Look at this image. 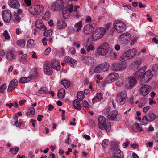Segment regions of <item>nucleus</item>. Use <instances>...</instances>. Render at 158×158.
<instances>
[{"instance_id": "nucleus-43", "label": "nucleus", "mask_w": 158, "mask_h": 158, "mask_svg": "<svg viewBox=\"0 0 158 158\" xmlns=\"http://www.w3.org/2000/svg\"><path fill=\"white\" fill-rule=\"evenodd\" d=\"M35 26L37 28H38L40 30H41L42 28H44L43 30H46L47 29L45 25L41 24H38V23L37 22L35 23Z\"/></svg>"}, {"instance_id": "nucleus-36", "label": "nucleus", "mask_w": 158, "mask_h": 158, "mask_svg": "<svg viewBox=\"0 0 158 158\" xmlns=\"http://www.w3.org/2000/svg\"><path fill=\"white\" fill-rule=\"evenodd\" d=\"M16 44L19 46L23 48L25 46L26 42L24 39H20L17 41Z\"/></svg>"}, {"instance_id": "nucleus-37", "label": "nucleus", "mask_w": 158, "mask_h": 158, "mask_svg": "<svg viewBox=\"0 0 158 158\" xmlns=\"http://www.w3.org/2000/svg\"><path fill=\"white\" fill-rule=\"evenodd\" d=\"M65 95V91L64 89H60L58 91L57 94V96L60 98H63Z\"/></svg>"}, {"instance_id": "nucleus-26", "label": "nucleus", "mask_w": 158, "mask_h": 158, "mask_svg": "<svg viewBox=\"0 0 158 158\" xmlns=\"http://www.w3.org/2000/svg\"><path fill=\"white\" fill-rule=\"evenodd\" d=\"M128 57L130 59L132 58L136 53V49L133 48L132 49L129 50L127 51L126 52Z\"/></svg>"}, {"instance_id": "nucleus-13", "label": "nucleus", "mask_w": 158, "mask_h": 158, "mask_svg": "<svg viewBox=\"0 0 158 158\" xmlns=\"http://www.w3.org/2000/svg\"><path fill=\"white\" fill-rule=\"evenodd\" d=\"M2 14L3 20L5 22L9 23L12 17L10 11L8 10H6L2 12Z\"/></svg>"}, {"instance_id": "nucleus-38", "label": "nucleus", "mask_w": 158, "mask_h": 158, "mask_svg": "<svg viewBox=\"0 0 158 158\" xmlns=\"http://www.w3.org/2000/svg\"><path fill=\"white\" fill-rule=\"evenodd\" d=\"M77 97L79 101H81L85 97V95L83 92L82 91L78 92Z\"/></svg>"}, {"instance_id": "nucleus-33", "label": "nucleus", "mask_w": 158, "mask_h": 158, "mask_svg": "<svg viewBox=\"0 0 158 158\" xmlns=\"http://www.w3.org/2000/svg\"><path fill=\"white\" fill-rule=\"evenodd\" d=\"M15 57V56L11 51L9 52L6 55V58L10 62Z\"/></svg>"}, {"instance_id": "nucleus-22", "label": "nucleus", "mask_w": 158, "mask_h": 158, "mask_svg": "<svg viewBox=\"0 0 158 158\" xmlns=\"http://www.w3.org/2000/svg\"><path fill=\"white\" fill-rule=\"evenodd\" d=\"M113 157L121 158L123 157V152L120 149L118 148H116L114 149L113 151Z\"/></svg>"}, {"instance_id": "nucleus-52", "label": "nucleus", "mask_w": 158, "mask_h": 158, "mask_svg": "<svg viewBox=\"0 0 158 158\" xmlns=\"http://www.w3.org/2000/svg\"><path fill=\"white\" fill-rule=\"evenodd\" d=\"M19 149V148L18 147H16L15 148H12L10 149V151L13 154L15 155L17 153Z\"/></svg>"}, {"instance_id": "nucleus-28", "label": "nucleus", "mask_w": 158, "mask_h": 158, "mask_svg": "<svg viewBox=\"0 0 158 158\" xmlns=\"http://www.w3.org/2000/svg\"><path fill=\"white\" fill-rule=\"evenodd\" d=\"M101 69L102 72H106L108 70L109 68L110 65L109 63L105 62L99 64Z\"/></svg>"}, {"instance_id": "nucleus-44", "label": "nucleus", "mask_w": 158, "mask_h": 158, "mask_svg": "<svg viewBox=\"0 0 158 158\" xmlns=\"http://www.w3.org/2000/svg\"><path fill=\"white\" fill-rule=\"evenodd\" d=\"M89 40V39L88 40L86 46V50L88 52H89L91 50H93L94 49V46L88 43Z\"/></svg>"}, {"instance_id": "nucleus-57", "label": "nucleus", "mask_w": 158, "mask_h": 158, "mask_svg": "<svg viewBox=\"0 0 158 158\" xmlns=\"http://www.w3.org/2000/svg\"><path fill=\"white\" fill-rule=\"evenodd\" d=\"M69 13H71L73 10V5H70L66 9H65Z\"/></svg>"}, {"instance_id": "nucleus-64", "label": "nucleus", "mask_w": 158, "mask_h": 158, "mask_svg": "<svg viewBox=\"0 0 158 158\" xmlns=\"http://www.w3.org/2000/svg\"><path fill=\"white\" fill-rule=\"evenodd\" d=\"M30 114L32 115H33L35 113V109L33 107H32L29 111Z\"/></svg>"}, {"instance_id": "nucleus-17", "label": "nucleus", "mask_w": 158, "mask_h": 158, "mask_svg": "<svg viewBox=\"0 0 158 158\" xmlns=\"http://www.w3.org/2000/svg\"><path fill=\"white\" fill-rule=\"evenodd\" d=\"M18 81L16 79L12 80L10 82L7 89L8 92H11L13 89H15L18 86Z\"/></svg>"}, {"instance_id": "nucleus-45", "label": "nucleus", "mask_w": 158, "mask_h": 158, "mask_svg": "<svg viewBox=\"0 0 158 158\" xmlns=\"http://www.w3.org/2000/svg\"><path fill=\"white\" fill-rule=\"evenodd\" d=\"M52 29L47 30L44 32V35L46 37L50 36L52 33Z\"/></svg>"}, {"instance_id": "nucleus-61", "label": "nucleus", "mask_w": 158, "mask_h": 158, "mask_svg": "<svg viewBox=\"0 0 158 158\" xmlns=\"http://www.w3.org/2000/svg\"><path fill=\"white\" fill-rule=\"evenodd\" d=\"M72 59L69 56H66L64 58V61L65 62L69 63Z\"/></svg>"}, {"instance_id": "nucleus-41", "label": "nucleus", "mask_w": 158, "mask_h": 158, "mask_svg": "<svg viewBox=\"0 0 158 158\" xmlns=\"http://www.w3.org/2000/svg\"><path fill=\"white\" fill-rule=\"evenodd\" d=\"M129 59V57H128V55L127 56L126 52L124 53L120 58V60L122 62L127 60Z\"/></svg>"}, {"instance_id": "nucleus-47", "label": "nucleus", "mask_w": 158, "mask_h": 158, "mask_svg": "<svg viewBox=\"0 0 158 158\" xmlns=\"http://www.w3.org/2000/svg\"><path fill=\"white\" fill-rule=\"evenodd\" d=\"M48 88L45 87H42L38 91V92L40 94H43L44 93L47 94L48 93Z\"/></svg>"}, {"instance_id": "nucleus-30", "label": "nucleus", "mask_w": 158, "mask_h": 158, "mask_svg": "<svg viewBox=\"0 0 158 158\" xmlns=\"http://www.w3.org/2000/svg\"><path fill=\"white\" fill-rule=\"evenodd\" d=\"M35 41L32 39L29 40L27 43V48H32L35 44Z\"/></svg>"}, {"instance_id": "nucleus-19", "label": "nucleus", "mask_w": 158, "mask_h": 158, "mask_svg": "<svg viewBox=\"0 0 158 158\" xmlns=\"http://www.w3.org/2000/svg\"><path fill=\"white\" fill-rule=\"evenodd\" d=\"M51 64L52 68L57 71L60 70V62L59 60L56 59L53 60L51 62Z\"/></svg>"}, {"instance_id": "nucleus-54", "label": "nucleus", "mask_w": 158, "mask_h": 158, "mask_svg": "<svg viewBox=\"0 0 158 158\" xmlns=\"http://www.w3.org/2000/svg\"><path fill=\"white\" fill-rule=\"evenodd\" d=\"M109 140L108 139H104L102 142V146L103 147H106L108 145Z\"/></svg>"}, {"instance_id": "nucleus-49", "label": "nucleus", "mask_w": 158, "mask_h": 158, "mask_svg": "<svg viewBox=\"0 0 158 158\" xmlns=\"http://www.w3.org/2000/svg\"><path fill=\"white\" fill-rule=\"evenodd\" d=\"M101 71H102L99 64L96 67L94 70V72L95 73H99Z\"/></svg>"}, {"instance_id": "nucleus-31", "label": "nucleus", "mask_w": 158, "mask_h": 158, "mask_svg": "<svg viewBox=\"0 0 158 158\" xmlns=\"http://www.w3.org/2000/svg\"><path fill=\"white\" fill-rule=\"evenodd\" d=\"M123 77H121L117 79L115 82V84L117 87H120L123 85Z\"/></svg>"}, {"instance_id": "nucleus-25", "label": "nucleus", "mask_w": 158, "mask_h": 158, "mask_svg": "<svg viewBox=\"0 0 158 158\" xmlns=\"http://www.w3.org/2000/svg\"><path fill=\"white\" fill-rule=\"evenodd\" d=\"M142 60L139 59L137 60L134 61L132 63V69L135 70L138 68L142 63Z\"/></svg>"}, {"instance_id": "nucleus-63", "label": "nucleus", "mask_w": 158, "mask_h": 158, "mask_svg": "<svg viewBox=\"0 0 158 158\" xmlns=\"http://www.w3.org/2000/svg\"><path fill=\"white\" fill-rule=\"evenodd\" d=\"M24 2L28 6L31 5V0H24Z\"/></svg>"}, {"instance_id": "nucleus-39", "label": "nucleus", "mask_w": 158, "mask_h": 158, "mask_svg": "<svg viewBox=\"0 0 158 158\" xmlns=\"http://www.w3.org/2000/svg\"><path fill=\"white\" fill-rule=\"evenodd\" d=\"M74 27L76 29L75 31L76 32H79L81 28L82 21H80L76 23Z\"/></svg>"}, {"instance_id": "nucleus-24", "label": "nucleus", "mask_w": 158, "mask_h": 158, "mask_svg": "<svg viewBox=\"0 0 158 158\" xmlns=\"http://www.w3.org/2000/svg\"><path fill=\"white\" fill-rule=\"evenodd\" d=\"M66 23L63 20H58L57 22V27L59 29H61L65 28L67 27Z\"/></svg>"}, {"instance_id": "nucleus-20", "label": "nucleus", "mask_w": 158, "mask_h": 158, "mask_svg": "<svg viewBox=\"0 0 158 158\" xmlns=\"http://www.w3.org/2000/svg\"><path fill=\"white\" fill-rule=\"evenodd\" d=\"M94 30V26L90 24H87L83 29V32L86 35L90 34Z\"/></svg>"}, {"instance_id": "nucleus-58", "label": "nucleus", "mask_w": 158, "mask_h": 158, "mask_svg": "<svg viewBox=\"0 0 158 158\" xmlns=\"http://www.w3.org/2000/svg\"><path fill=\"white\" fill-rule=\"evenodd\" d=\"M14 120L15 121V122H14V123L13 124V125L14 126H15L16 127H18V117L17 115H15L14 117Z\"/></svg>"}, {"instance_id": "nucleus-23", "label": "nucleus", "mask_w": 158, "mask_h": 158, "mask_svg": "<svg viewBox=\"0 0 158 158\" xmlns=\"http://www.w3.org/2000/svg\"><path fill=\"white\" fill-rule=\"evenodd\" d=\"M82 59L86 61L87 62L88 65L93 66L95 64V60L93 57L90 56H85L83 57Z\"/></svg>"}, {"instance_id": "nucleus-8", "label": "nucleus", "mask_w": 158, "mask_h": 158, "mask_svg": "<svg viewBox=\"0 0 158 158\" xmlns=\"http://www.w3.org/2000/svg\"><path fill=\"white\" fill-rule=\"evenodd\" d=\"M127 92L123 90L118 93L116 96V101L120 103L122 102L123 104L125 103L127 101Z\"/></svg>"}, {"instance_id": "nucleus-59", "label": "nucleus", "mask_w": 158, "mask_h": 158, "mask_svg": "<svg viewBox=\"0 0 158 158\" xmlns=\"http://www.w3.org/2000/svg\"><path fill=\"white\" fill-rule=\"evenodd\" d=\"M68 29L69 31L68 33L69 34H71L72 33H74L75 31L74 28L72 27H69Z\"/></svg>"}, {"instance_id": "nucleus-4", "label": "nucleus", "mask_w": 158, "mask_h": 158, "mask_svg": "<svg viewBox=\"0 0 158 158\" xmlns=\"http://www.w3.org/2000/svg\"><path fill=\"white\" fill-rule=\"evenodd\" d=\"M153 77V73L152 71L150 70H147L145 73L144 72L141 80L140 81V84L141 85H144V83H148L151 79Z\"/></svg>"}, {"instance_id": "nucleus-51", "label": "nucleus", "mask_w": 158, "mask_h": 158, "mask_svg": "<svg viewBox=\"0 0 158 158\" xmlns=\"http://www.w3.org/2000/svg\"><path fill=\"white\" fill-rule=\"evenodd\" d=\"M50 14L49 12L47 11L43 16L42 18L43 19L46 20H48L50 17Z\"/></svg>"}, {"instance_id": "nucleus-60", "label": "nucleus", "mask_w": 158, "mask_h": 158, "mask_svg": "<svg viewBox=\"0 0 158 158\" xmlns=\"http://www.w3.org/2000/svg\"><path fill=\"white\" fill-rule=\"evenodd\" d=\"M135 129L137 131H143L142 129L140 127L139 124L138 123L136 124Z\"/></svg>"}, {"instance_id": "nucleus-1", "label": "nucleus", "mask_w": 158, "mask_h": 158, "mask_svg": "<svg viewBox=\"0 0 158 158\" xmlns=\"http://www.w3.org/2000/svg\"><path fill=\"white\" fill-rule=\"evenodd\" d=\"M98 120L99 128L101 130H105L107 132H109L111 128L110 122H106L105 117L103 116L99 117Z\"/></svg>"}, {"instance_id": "nucleus-53", "label": "nucleus", "mask_w": 158, "mask_h": 158, "mask_svg": "<svg viewBox=\"0 0 158 158\" xmlns=\"http://www.w3.org/2000/svg\"><path fill=\"white\" fill-rule=\"evenodd\" d=\"M6 83H4L0 87V93H3L4 92V91L6 89Z\"/></svg>"}, {"instance_id": "nucleus-11", "label": "nucleus", "mask_w": 158, "mask_h": 158, "mask_svg": "<svg viewBox=\"0 0 158 158\" xmlns=\"http://www.w3.org/2000/svg\"><path fill=\"white\" fill-rule=\"evenodd\" d=\"M64 6L63 2L61 0H57L52 4L51 7L53 11H56L62 10Z\"/></svg>"}, {"instance_id": "nucleus-3", "label": "nucleus", "mask_w": 158, "mask_h": 158, "mask_svg": "<svg viewBox=\"0 0 158 158\" xmlns=\"http://www.w3.org/2000/svg\"><path fill=\"white\" fill-rule=\"evenodd\" d=\"M44 9L43 6L41 5H35L31 7L29 10V12L36 17L39 15L41 16L43 14L42 11Z\"/></svg>"}, {"instance_id": "nucleus-48", "label": "nucleus", "mask_w": 158, "mask_h": 158, "mask_svg": "<svg viewBox=\"0 0 158 158\" xmlns=\"http://www.w3.org/2000/svg\"><path fill=\"white\" fill-rule=\"evenodd\" d=\"M77 63V62L74 59H72L69 63L70 66L72 68H74Z\"/></svg>"}, {"instance_id": "nucleus-40", "label": "nucleus", "mask_w": 158, "mask_h": 158, "mask_svg": "<svg viewBox=\"0 0 158 158\" xmlns=\"http://www.w3.org/2000/svg\"><path fill=\"white\" fill-rule=\"evenodd\" d=\"M61 83L63 85L66 89L68 88L70 84V82L65 79L62 80Z\"/></svg>"}, {"instance_id": "nucleus-9", "label": "nucleus", "mask_w": 158, "mask_h": 158, "mask_svg": "<svg viewBox=\"0 0 158 158\" xmlns=\"http://www.w3.org/2000/svg\"><path fill=\"white\" fill-rule=\"evenodd\" d=\"M114 26L118 33H121L126 30V25L121 21L117 20L114 23Z\"/></svg>"}, {"instance_id": "nucleus-42", "label": "nucleus", "mask_w": 158, "mask_h": 158, "mask_svg": "<svg viewBox=\"0 0 158 158\" xmlns=\"http://www.w3.org/2000/svg\"><path fill=\"white\" fill-rule=\"evenodd\" d=\"M148 122H149V120L148 119L147 117L144 116L142 118L141 124L142 125H146L148 124Z\"/></svg>"}, {"instance_id": "nucleus-46", "label": "nucleus", "mask_w": 158, "mask_h": 158, "mask_svg": "<svg viewBox=\"0 0 158 158\" xmlns=\"http://www.w3.org/2000/svg\"><path fill=\"white\" fill-rule=\"evenodd\" d=\"M63 17L64 19H68L69 17V13L65 10H62Z\"/></svg>"}, {"instance_id": "nucleus-32", "label": "nucleus", "mask_w": 158, "mask_h": 158, "mask_svg": "<svg viewBox=\"0 0 158 158\" xmlns=\"http://www.w3.org/2000/svg\"><path fill=\"white\" fill-rule=\"evenodd\" d=\"M144 72L142 71L140 69L138 70L135 74V78L136 79H139L142 77L143 75Z\"/></svg>"}, {"instance_id": "nucleus-2", "label": "nucleus", "mask_w": 158, "mask_h": 158, "mask_svg": "<svg viewBox=\"0 0 158 158\" xmlns=\"http://www.w3.org/2000/svg\"><path fill=\"white\" fill-rule=\"evenodd\" d=\"M106 31V29L103 28L99 27L96 29L92 34V40L96 41L99 40L103 36Z\"/></svg>"}, {"instance_id": "nucleus-29", "label": "nucleus", "mask_w": 158, "mask_h": 158, "mask_svg": "<svg viewBox=\"0 0 158 158\" xmlns=\"http://www.w3.org/2000/svg\"><path fill=\"white\" fill-rule=\"evenodd\" d=\"M105 55L106 57H109L112 59H114L117 57V55L115 53L109 50Z\"/></svg>"}, {"instance_id": "nucleus-18", "label": "nucleus", "mask_w": 158, "mask_h": 158, "mask_svg": "<svg viewBox=\"0 0 158 158\" xmlns=\"http://www.w3.org/2000/svg\"><path fill=\"white\" fill-rule=\"evenodd\" d=\"M37 73L36 70H35L33 72V75H32V77L29 76L27 77H22L20 78L19 80V82L21 83H25L27 82L28 81H31L32 78H34L37 76Z\"/></svg>"}, {"instance_id": "nucleus-34", "label": "nucleus", "mask_w": 158, "mask_h": 158, "mask_svg": "<svg viewBox=\"0 0 158 158\" xmlns=\"http://www.w3.org/2000/svg\"><path fill=\"white\" fill-rule=\"evenodd\" d=\"M73 106L74 108L76 109L80 110L81 109V106L80 105L79 100L76 99L73 102Z\"/></svg>"}, {"instance_id": "nucleus-55", "label": "nucleus", "mask_w": 158, "mask_h": 158, "mask_svg": "<svg viewBox=\"0 0 158 158\" xmlns=\"http://www.w3.org/2000/svg\"><path fill=\"white\" fill-rule=\"evenodd\" d=\"M95 97L99 101H100L103 98L102 96V94L101 93H97Z\"/></svg>"}, {"instance_id": "nucleus-15", "label": "nucleus", "mask_w": 158, "mask_h": 158, "mask_svg": "<svg viewBox=\"0 0 158 158\" xmlns=\"http://www.w3.org/2000/svg\"><path fill=\"white\" fill-rule=\"evenodd\" d=\"M119 75L116 73H112L109 74L106 77V80L108 83H110L114 81L119 77Z\"/></svg>"}, {"instance_id": "nucleus-62", "label": "nucleus", "mask_w": 158, "mask_h": 158, "mask_svg": "<svg viewBox=\"0 0 158 158\" xmlns=\"http://www.w3.org/2000/svg\"><path fill=\"white\" fill-rule=\"evenodd\" d=\"M130 141H127L125 143H123L122 144L123 147L124 148H127L130 144Z\"/></svg>"}, {"instance_id": "nucleus-21", "label": "nucleus", "mask_w": 158, "mask_h": 158, "mask_svg": "<svg viewBox=\"0 0 158 158\" xmlns=\"http://www.w3.org/2000/svg\"><path fill=\"white\" fill-rule=\"evenodd\" d=\"M8 3L9 6L13 8L18 9L20 7V4L17 0H9Z\"/></svg>"}, {"instance_id": "nucleus-56", "label": "nucleus", "mask_w": 158, "mask_h": 158, "mask_svg": "<svg viewBox=\"0 0 158 158\" xmlns=\"http://www.w3.org/2000/svg\"><path fill=\"white\" fill-rule=\"evenodd\" d=\"M82 106L85 108H88L89 107V105L88 102L85 100H84L82 102Z\"/></svg>"}, {"instance_id": "nucleus-27", "label": "nucleus", "mask_w": 158, "mask_h": 158, "mask_svg": "<svg viewBox=\"0 0 158 158\" xmlns=\"http://www.w3.org/2000/svg\"><path fill=\"white\" fill-rule=\"evenodd\" d=\"M12 20L15 23H18L21 20L22 18L17 13H15L12 16Z\"/></svg>"}, {"instance_id": "nucleus-14", "label": "nucleus", "mask_w": 158, "mask_h": 158, "mask_svg": "<svg viewBox=\"0 0 158 158\" xmlns=\"http://www.w3.org/2000/svg\"><path fill=\"white\" fill-rule=\"evenodd\" d=\"M50 65V63L48 62H45L44 64V73L48 75H52L53 73L52 69Z\"/></svg>"}, {"instance_id": "nucleus-6", "label": "nucleus", "mask_w": 158, "mask_h": 158, "mask_svg": "<svg viewBox=\"0 0 158 158\" xmlns=\"http://www.w3.org/2000/svg\"><path fill=\"white\" fill-rule=\"evenodd\" d=\"M127 66V64L126 63H119L114 62L112 63L110 67L113 71H118L125 69Z\"/></svg>"}, {"instance_id": "nucleus-10", "label": "nucleus", "mask_w": 158, "mask_h": 158, "mask_svg": "<svg viewBox=\"0 0 158 158\" xmlns=\"http://www.w3.org/2000/svg\"><path fill=\"white\" fill-rule=\"evenodd\" d=\"M109 45L107 43L105 42L99 46L98 48L97 52L101 55H105L109 51Z\"/></svg>"}, {"instance_id": "nucleus-7", "label": "nucleus", "mask_w": 158, "mask_h": 158, "mask_svg": "<svg viewBox=\"0 0 158 158\" xmlns=\"http://www.w3.org/2000/svg\"><path fill=\"white\" fill-rule=\"evenodd\" d=\"M107 117L110 120L119 121L121 120L122 115L117 110H114L108 113Z\"/></svg>"}, {"instance_id": "nucleus-35", "label": "nucleus", "mask_w": 158, "mask_h": 158, "mask_svg": "<svg viewBox=\"0 0 158 158\" xmlns=\"http://www.w3.org/2000/svg\"><path fill=\"white\" fill-rule=\"evenodd\" d=\"M149 120V122L152 121L154 120L156 118V115L153 112H151L148 113L147 116Z\"/></svg>"}, {"instance_id": "nucleus-16", "label": "nucleus", "mask_w": 158, "mask_h": 158, "mask_svg": "<svg viewBox=\"0 0 158 158\" xmlns=\"http://www.w3.org/2000/svg\"><path fill=\"white\" fill-rule=\"evenodd\" d=\"M139 91L140 95L146 96L150 91V86L148 85H144L140 88Z\"/></svg>"}, {"instance_id": "nucleus-50", "label": "nucleus", "mask_w": 158, "mask_h": 158, "mask_svg": "<svg viewBox=\"0 0 158 158\" xmlns=\"http://www.w3.org/2000/svg\"><path fill=\"white\" fill-rule=\"evenodd\" d=\"M3 35L5 39L7 40H9L10 39V37L9 36L7 31L5 30L3 33Z\"/></svg>"}, {"instance_id": "nucleus-12", "label": "nucleus", "mask_w": 158, "mask_h": 158, "mask_svg": "<svg viewBox=\"0 0 158 158\" xmlns=\"http://www.w3.org/2000/svg\"><path fill=\"white\" fill-rule=\"evenodd\" d=\"M137 80L133 77L130 76L127 79L126 81V87L127 89H131L136 84Z\"/></svg>"}, {"instance_id": "nucleus-5", "label": "nucleus", "mask_w": 158, "mask_h": 158, "mask_svg": "<svg viewBox=\"0 0 158 158\" xmlns=\"http://www.w3.org/2000/svg\"><path fill=\"white\" fill-rule=\"evenodd\" d=\"M131 39V35L128 33H125L120 35L118 41L119 43L123 46L127 44Z\"/></svg>"}]
</instances>
